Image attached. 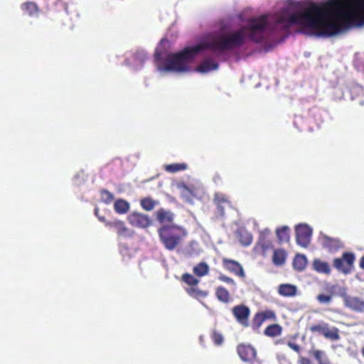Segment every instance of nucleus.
Segmentation results:
<instances>
[{
    "label": "nucleus",
    "mask_w": 364,
    "mask_h": 364,
    "mask_svg": "<svg viewBox=\"0 0 364 364\" xmlns=\"http://www.w3.org/2000/svg\"><path fill=\"white\" fill-rule=\"evenodd\" d=\"M292 26L309 36L328 38L341 35L364 26V0L293 2L279 14V43L289 36Z\"/></svg>",
    "instance_id": "1"
},
{
    "label": "nucleus",
    "mask_w": 364,
    "mask_h": 364,
    "mask_svg": "<svg viewBox=\"0 0 364 364\" xmlns=\"http://www.w3.org/2000/svg\"><path fill=\"white\" fill-rule=\"evenodd\" d=\"M159 240L164 247L172 251L181 242V237L179 228L174 225H164L158 230Z\"/></svg>",
    "instance_id": "2"
},
{
    "label": "nucleus",
    "mask_w": 364,
    "mask_h": 364,
    "mask_svg": "<svg viewBox=\"0 0 364 364\" xmlns=\"http://www.w3.org/2000/svg\"><path fill=\"white\" fill-rule=\"evenodd\" d=\"M346 92L343 91V87H336L334 89V97L338 100L341 99H349L352 101L358 99V104L360 105H364V90L363 88L358 84L354 82H348L345 87Z\"/></svg>",
    "instance_id": "3"
},
{
    "label": "nucleus",
    "mask_w": 364,
    "mask_h": 364,
    "mask_svg": "<svg viewBox=\"0 0 364 364\" xmlns=\"http://www.w3.org/2000/svg\"><path fill=\"white\" fill-rule=\"evenodd\" d=\"M355 259L353 253L346 252L343 253L341 257H337L333 259V266L338 272L346 275L351 272Z\"/></svg>",
    "instance_id": "4"
},
{
    "label": "nucleus",
    "mask_w": 364,
    "mask_h": 364,
    "mask_svg": "<svg viewBox=\"0 0 364 364\" xmlns=\"http://www.w3.org/2000/svg\"><path fill=\"white\" fill-rule=\"evenodd\" d=\"M296 240L298 245L306 248L311 242V228L305 223H300L295 228Z\"/></svg>",
    "instance_id": "5"
},
{
    "label": "nucleus",
    "mask_w": 364,
    "mask_h": 364,
    "mask_svg": "<svg viewBox=\"0 0 364 364\" xmlns=\"http://www.w3.org/2000/svg\"><path fill=\"white\" fill-rule=\"evenodd\" d=\"M149 59V55L144 50H137L132 55V58H127L124 64L130 66L134 70H141Z\"/></svg>",
    "instance_id": "6"
},
{
    "label": "nucleus",
    "mask_w": 364,
    "mask_h": 364,
    "mask_svg": "<svg viewBox=\"0 0 364 364\" xmlns=\"http://www.w3.org/2000/svg\"><path fill=\"white\" fill-rule=\"evenodd\" d=\"M318 242L322 247L331 253L337 252L343 244L338 238L331 237L323 232H320Z\"/></svg>",
    "instance_id": "7"
},
{
    "label": "nucleus",
    "mask_w": 364,
    "mask_h": 364,
    "mask_svg": "<svg viewBox=\"0 0 364 364\" xmlns=\"http://www.w3.org/2000/svg\"><path fill=\"white\" fill-rule=\"evenodd\" d=\"M127 220L132 226L139 228H146L151 224V220L147 215L139 212L129 214Z\"/></svg>",
    "instance_id": "8"
},
{
    "label": "nucleus",
    "mask_w": 364,
    "mask_h": 364,
    "mask_svg": "<svg viewBox=\"0 0 364 364\" xmlns=\"http://www.w3.org/2000/svg\"><path fill=\"white\" fill-rule=\"evenodd\" d=\"M105 225L110 228H114L119 237H132L133 231L126 227L124 223L122 220H114L107 222Z\"/></svg>",
    "instance_id": "9"
},
{
    "label": "nucleus",
    "mask_w": 364,
    "mask_h": 364,
    "mask_svg": "<svg viewBox=\"0 0 364 364\" xmlns=\"http://www.w3.org/2000/svg\"><path fill=\"white\" fill-rule=\"evenodd\" d=\"M232 312L237 321L245 326H248L247 320L250 314V309L245 305H237L232 308Z\"/></svg>",
    "instance_id": "10"
},
{
    "label": "nucleus",
    "mask_w": 364,
    "mask_h": 364,
    "mask_svg": "<svg viewBox=\"0 0 364 364\" xmlns=\"http://www.w3.org/2000/svg\"><path fill=\"white\" fill-rule=\"evenodd\" d=\"M237 353L241 360L250 362L256 357V350L250 345L240 344L237 346Z\"/></svg>",
    "instance_id": "11"
},
{
    "label": "nucleus",
    "mask_w": 364,
    "mask_h": 364,
    "mask_svg": "<svg viewBox=\"0 0 364 364\" xmlns=\"http://www.w3.org/2000/svg\"><path fill=\"white\" fill-rule=\"evenodd\" d=\"M344 305L346 307L356 312L364 311V301L357 296H350V297H346Z\"/></svg>",
    "instance_id": "12"
},
{
    "label": "nucleus",
    "mask_w": 364,
    "mask_h": 364,
    "mask_svg": "<svg viewBox=\"0 0 364 364\" xmlns=\"http://www.w3.org/2000/svg\"><path fill=\"white\" fill-rule=\"evenodd\" d=\"M23 13L31 18H38L40 9L38 5L33 1H27L21 4Z\"/></svg>",
    "instance_id": "13"
},
{
    "label": "nucleus",
    "mask_w": 364,
    "mask_h": 364,
    "mask_svg": "<svg viewBox=\"0 0 364 364\" xmlns=\"http://www.w3.org/2000/svg\"><path fill=\"white\" fill-rule=\"evenodd\" d=\"M224 265L229 271L233 272L236 275L244 277L245 272L242 265L236 261L225 259L223 260Z\"/></svg>",
    "instance_id": "14"
},
{
    "label": "nucleus",
    "mask_w": 364,
    "mask_h": 364,
    "mask_svg": "<svg viewBox=\"0 0 364 364\" xmlns=\"http://www.w3.org/2000/svg\"><path fill=\"white\" fill-rule=\"evenodd\" d=\"M278 293L284 297H292L296 295V286L291 284H282L278 287Z\"/></svg>",
    "instance_id": "15"
},
{
    "label": "nucleus",
    "mask_w": 364,
    "mask_h": 364,
    "mask_svg": "<svg viewBox=\"0 0 364 364\" xmlns=\"http://www.w3.org/2000/svg\"><path fill=\"white\" fill-rule=\"evenodd\" d=\"M237 237L240 244L244 247L250 246L252 242V235L247 230L240 228L236 232Z\"/></svg>",
    "instance_id": "16"
},
{
    "label": "nucleus",
    "mask_w": 364,
    "mask_h": 364,
    "mask_svg": "<svg viewBox=\"0 0 364 364\" xmlns=\"http://www.w3.org/2000/svg\"><path fill=\"white\" fill-rule=\"evenodd\" d=\"M200 249L198 242L196 241H191L188 246L183 250L184 255L187 257H193L200 255Z\"/></svg>",
    "instance_id": "17"
},
{
    "label": "nucleus",
    "mask_w": 364,
    "mask_h": 364,
    "mask_svg": "<svg viewBox=\"0 0 364 364\" xmlns=\"http://www.w3.org/2000/svg\"><path fill=\"white\" fill-rule=\"evenodd\" d=\"M313 268L318 273L329 274L331 268L328 262L322 261L319 259H315L313 262Z\"/></svg>",
    "instance_id": "18"
},
{
    "label": "nucleus",
    "mask_w": 364,
    "mask_h": 364,
    "mask_svg": "<svg viewBox=\"0 0 364 364\" xmlns=\"http://www.w3.org/2000/svg\"><path fill=\"white\" fill-rule=\"evenodd\" d=\"M129 208V203L124 199H117L114 203V209L118 214L127 213Z\"/></svg>",
    "instance_id": "19"
},
{
    "label": "nucleus",
    "mask_w": 364,
    "mask_h": 364,
    "mask_svg": "<svg viewBox=\"0 0 364 364\" xmlns=\"http://www.w3.org/2000/svg\"><path fill=\"white\" fill-rule=\"evenodd\" d=\"M307 264V259L304 255H296L293 261L294 268L299 272L303 271Z\"/></svg>",
    "instance_id": "20"
},
{
    "label": "nucleus",
    "mask_w": 364,
    "mask_h": 364,
    "mask_svg": "<svg viewBox=\"0 0 364 364\" xmlns=\"http://www.w3.org/2000/svg\"><path fill=\"white\" fill-rule=\"evenodd\" d=\"M277 239L280 243L288 242L289 240V228L287 225L277 228L276 230Z\"/></svg>",
    "instance_id": "21"
},
{
    "label": "nucleus",
    "mask_w": 364,
    "mask_h": 364,
    "mask_svg": "<svg viewBox=\"0 0 364 364\" xmlns=\"http://www.w3.org/2000/svg\"><path fill=\"white\" fill-rule=\"evenodd\" d=\"M286 252L283 250H275L273 253L272 261L276 266H281L285 262Z\"/></svg>",
    "instance_id": "22"
},
{
    "label": "nucleus",
    "mask_w": 364,
    "mask_h": 364,
    "mask_svg": "<svg viewBox=\"0 0 364 364\" xmlns=\"http://www.w3.org/2000/svg\"><path fill=\"white\" fill-rule=\"evenodd\" d=\"M157 220L160 223L171 222L173 220V214L171 211L160 209L157 211Z\"/></svg>",
    "instance_id": "23"
},
{
    "label": "nucleus",
    "mask_w": 364,
    "mask_h": 364,
    "mask_svg": "<svg viewBox=\"0 0 364 364\" xmlns=\"http://www.w3.org/2000/svg\"><path fill=\"white\" fill-rule=\"evenodd\" d=\"M193 273L198 277H203L209 272V266L205 262H200L193 267Z\"/></svg>",
    "instance_id": "24"
},
{
    "label": "nucleus",
    "mask_w": 364,
    "mask_h": 364,
    "mask_svg": "<svg viewBox=\"0 0 364 364\" xmlns=\"http://www.w3.org/2000/svg\"><path fill=\"white\" fill-rule=\"evenodd\" d=\"M186 291L190 296L196 299L205 298L208 296L207 291L200 290L196 286L187 288Z\"/></svg>",
    "instance_id": "25"
},
{
    "label": "nucleus",
    "mask_w": 364,
    "mask_h": 364,
    "mask_svg": "<svg viewBox=\"0 0 364 364\" xmlns=\"http://www.w3.org/2000/svg\"><path fill=\"white\" fill-rule=\"evenodd\" d=\"M270 230L267 228L262 230L258 239V244L261 246L263 250L268 248L269 242L267 240V237L269 235Z\"/></svg>",
    "instance_id": "26"
},
{
    "label": "nucleus",
    "mask_w": 364,
    "mask_h": 364,
    "mask_svg": "<svg viewBox=\"0 0 364 364\" xmlns=\"http://www.w3.org/2000/svg\"><path fill=\"white\" fill-rule=\"evenodd\" d=\"M281 332H282V328L279 325L272 324V325L268 326L265 328L264 333L267 336L274 337V336L280 335Z\"/></svg>",
    "instance_id": "27"
},
{
    "label": "nucleus",
    "mask_w": 364,
    "mask_h": 364,
    "mask_svg": "<svg viewBox=\"0 0 364 364\" xmlns=\"http://www.w3.org/2000/svg\"><path fill=\"white\" fill-rule=\"evenodd\" d=\"M323 336L331 341H338L340 338L338 329L336 327L329 328L328 325L326 328Z\"/></svg>",
    "instance_id": "28"
},
{
    "label": "nucleus",
    "mask_w": 364,
    "mask_h": 364,
    "mask_svg": "<svg viewBox=\"0 0 364 364\" xmlns=\"http://www.w3.org/2000/svg\"><path fill=\"white\" fill-rule=\"evenodd\" d=\"M216 296L222 302L228 303L230 300V294L228 291L223 287H219L216 289Z\"/></svg>",
    "instance_id": "29"
},
{
    "label": "nucleus",
    "mask_w": 364,
    "mask_h": 364,
    "mask_svg": "<svg viewBox=\"0 0 364 364\" xmlns=\"http://www.w3.org/2000/svg\"><path fill=\"white\" fill-rule=\"evenodd\" d=\"M187 168V164H171L165 166V170L169 173H176L180 171H183Z\"/></svg>",
    "instance_id": "30"
},
{
    "label": "nucleus",
    "mask_w": 364,
    "mask_h": 364,
    "mask_svg": "<svg viewBox=\"0 0 364 364\" xmlns=\"http://www.w3.org/2000/svg\"><path fill=\"white\" fill-rule=\"evenodd\" d=\"M182 280L187 284L193 287L196 286L199 283V279H196L194 276L191 274L186 273L182 276Z\"/></svg>",
    "instance_id": "31"
},
{
    "label": "nucleus",
    "mask_w": 364,
    "mask_h": 364,
    "mask_svg": "<svg viewBox=\"0 0 364 364\" xmlns=\"http://www.w3.org/2000/svg\"><path fill=\"white\" fill-rule=\"evenodd\" d=\"M141 205L145 210L150 211L154 209L155 202L150 198H146L141 200Z\"/></svg>",
    "instance_id": "32"
},
{
    "label": "nucleus",
    "mask_w": 364,
    "mask_h": 364,
    "mask_svg": "<svg viewBox=\"0 0 364 364\" xmlns=\"http://www.w3.org/2000/svg\"><path fill=\"white\" fill-rule=\"evenodd\" d=\"M101 198L104 203L109 204L114 200V196L111 192L104 189L101 191Z\"/></svg>",
    "instance_id": "33"
},
{
    "label": "nucleus",
    "mask_w": 364,
    "mask_h": 364,
    "mask_svg": "<svg viewBox=\"0 0 364 364\" xmlns=\"http://www.w3.org/2000/svg\"><path fill=\"white\" fill-rule=\"evenodd\" d=\"M327 326L328 324L325 323L313 325L310 327V331L314 333H319L324 335Z\"/></svg>",
    "instance_id": "34"
},
{
    "label": "nucleus",
    "mask_w": 364,
    "mask_h": 364,
    "mask_svg": "<svg viewBox=\"0 0 364 364\" xmlns=\"http://www.w3.org/2000/svg\"><path fill=\"white\" fill-rule=\"evenodd\" d=\"M211 338L216 346L222 345L224 341L223 335L215 330L213 331Z\"/></svg>",
    "instance_id": "35"
},
{
    "label": "nucleus",
    "mask_w": 364,
    "mask_h": 364,
    "mask_svg": "<svg viewBox=\"0 0 364 364\" xmlns=\"http://www.w3.org/2000/svg\"><path fill=\"white\" fill-rule=\"evenodd\" d=\"M214 201L215 204L222 203L225 205H229V201L228 200L225 196L220 193H216L215 194Z\"/></svg>",
    "instance_id": "36"
},
{
    "label": "nucleus",
    "mask_w": 364,
    "mask_h": 364,
    "mask_svg": "<svg viewBox=\"0 0 364 364\" xmlns=\"http://www.w3.org/2000/svg\"><path fill=\"white\" fill-rule=\"evenodd\" d=\"M264 321V320L262 318V314H260V313H257L254 316V318L252 321V327L254 328H259Z\"/></svg>",
    "instance_id": "37"
},
{
    "label": "nucleus",
    "mask_w": 364,
    "mask_h": 364,
    "mask_svg": "<svg viewBox=\"0 0 364 364\" xmlns=\"http://www.w3.org/2000/svg\"><path fill=\"white\" fill-rule=\"evenodd\" d=\"M318 301L322 304H328L332 301V296L324 294H320L316 297Z\"/></svg>",
    "instance_id": "38"
},
{
    "label": "nucleus",
    "mask_w": 364,
    "mask_h": 364,
    "mask_svg": "<svg viewBox=\"0 0 364 364\" xmlns=\"http://www.w3.org/2000/svg\"><path fill=\"white\" fill-rule=\"evenodd\" d=\"M73 183L77 185L80 186L82 183V182L85 181V175L84 172L82 171H80L75 173V175L73 177Z\"/></svg>",
    "instance_id": "39"
},
{
    "label": "nucleus",
    "mask_w": 364,
    "mask_h": 364,
    "mask_svg": "<svg viewBox=\"0 0 364 364\" xmlns=\"http://www.w3.org/2000/svg\"><path fill=\"white\" fill-rule=\"evenodd\" d=\"M260 314H262V318H264V321L275 318L274 312L270 310L260 312Z\"/></svg>",
    "instance_id": "40"
},
{
    "label": "nucleus",
    "mask_w": 364,
    "mask_h": 364,
    "mask_svg": "<svg viewBox=\"0 0 364 364\" xmlns=\"http://www.w3.org/2000/svg\"><path fill=\"white\" fill-rule=\"evenodd\" d=\"M218 278L220 280H221L224 282H226L227 284H231L233 287L235 286V283L234 280L230 277H228L227 276L221 274L219 276Z\"/></svg>",
    "instance_id": "41"
},
{
    "label": "nucleus",
    "mask_w": 364,
    "mask_h": 364,
    "mask_svg": "<svg viewBox=\"0 0 364 364\" xmlns=\"http://www.w3.org/2000/svg\"><path fill=\"white\" fill-rule=\"evenodd\" d=\"M217 205V210H218V212L220 213V215H223L224 213H225V209L227 206H228L229 205H225V204H220V203H218V204H216Z\"/></svg>",
    "instance_id": "42"
},
{
    "label": "nucleus",
    "mask_w": 364,
    "mask_h": 364,
    "mask_svg": "<svg viewBox=\"0 0 364 364\" xmlns=\"http://www.w3.org/2000/svg\"><path fill=\"white\" fill-rule=\"evenodd\" d=\"M338 295L343 299V302L345 303V298L350 297V295L346 294V290L345 288L339 287Z\"/></svg>",
    "instance_id": "43"
},
{
    "label": "nucleus",
    "mask_w": 364,
    "mask_h": 364,
    "mask_svg": "<svg viewBox=\"0 0 364 364\" xmlns=\"http://www.w3.org/2000/svg\"><path fill=\"white\" fill-rule=\"evenodd\" d=\"M323 354L322 351L320 350H316L314 353V357L315 358L321 363L323 364V361L321 360V355Z\"/></svg>",
    "instance_id": "44"
},
{
    "label": "nucleus",
    "mask_w": 364,
    "mask_h": 364,
    "mask_svg": "<svg viewBox=\"0 0 364 364\" xmlns=\"http://www.w3.org/2000/svg\"><path fill=\"white\" fill-rule=\"evenodd\" d=\"M288 346L291 348L293 349L294 350H295L296 352H299V350H300V347L298 344L296 343H291V342H289L288 343Z\"/></svg>",
    "instance_id": "45"
},
{
    "label": "nucleus",
    "mask_w": 364,
    "mask_h": 364,
    "mask_svg": "<svg viewBox=\"0 0 364 364\" xmlns=\"http://www.w3.org/2000/svg\"><path fill=\"white\" fill-rule=\"evenodd\" d=\"M98 212H99V210L97 208H95V215L98 218L99 220L100 221H102V222H104V223H107L105 221V218L104 216H101V215H98Z\"/></svg>",
    "instance_id": "46"
},
{
    "label": "nucleus",
    "mask_w": 364,
    "mask_h": 364,
    "mask_svg": "<svg viewBox=\"0 0 364 364\" xmlns=\"http://www.w3.org/2000/svg\"><path fill=\"white\" fill-rule=\"evenodd\" d=\"M359 266L361 269H364V255L361 257L360 260Z\"/></svg>",
    "instance_id": "47"
},
{
    "label": "nucleus",
    "mask_w": 364,
    "mask_h": 364,
    "mask_svg": "<svg viewBox=\"0 0 364 364\" xmlns=\"http://www.w3.org/2000/svg\"><path fill=\"white\" fill-rule=\"evenodd\" d=\"M181 188H183L184 190L187 191L188 192H191V189L188 187L187 185H186L185 183H182L181 186H180Z\"/></svg>",
    "instance_id": "48"
},
{
    "label": "nucleus",
    "mask_w": 364,
    "mask_h": 364,
    "mask_svg": "<svg viewBox=\"0 0 364 364\" xmlns=\"http://www.w3.org/2000/svg\"><path fill=\"white\" fill-rule=\"evenodd\" d=\"M199 342H200V344L204 347V336L203 335L200 336Z\"/></svg>",
    "instance_id": "49"
}]
</instances>
